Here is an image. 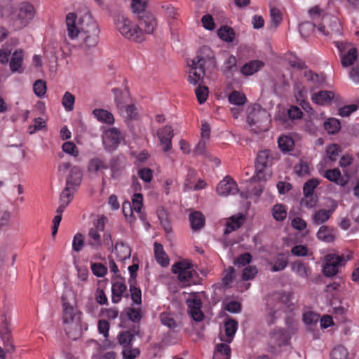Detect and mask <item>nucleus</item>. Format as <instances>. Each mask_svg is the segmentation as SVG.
Listing matches in <instances>:
<instances>
[{
    "label": "nucleus",
    "mask_w": 359,
    "mask_h": 359,
    "mask_svg": "<svg viewBox=\"0 0 359 359\" xmlns=\"http://www.w3.org/2000/svg\"><path fill=\"white\" fill-rule=\"evenodd\" d=\"M337 208V203L336 201H332V205L329 210L325 209H319L315 211L312 216L311 220L312 222L316 225H320L323 224L329 220L332 213L334 212L336 208Z\"/></svg>",
    "instance_id": "obj_19"
},
{
    "label": "nucleus",
    "mask_w": 359,
    "mask_h": 359,
    "mask_svg": "<svg viewBox=\"0 0 359 359\" xmlns=\"http://www.w3.org/2000/svg\"><path fill=\"white\" fill-rule=\"evenodd\" d=\"M334 44L339 50L341 64L343 67L346 68L353 65L358 60L356 66L353 67L349 72V77L355 83H359V57L357 49L346 42L336 41Z\"/></svg>",
    "instance_id": "obj_4"
},
{
    "label": "nucleus",
    "mask_w": 359,
    "mask_h": 359,
    "mask_svg": "<svg viewBox=\"0 0 359 359\" xmlns=\"http://www.w3.org/2000/svg\"><path fill=\"white\" fill-rule=\"evenodd\" d=\"M57 168L59 173L62 175L69 170L66 178V187L76 190L80 186L83 179V171L80 167L72 165L69 162H62L58 165Z\"/></svg>",
    "instance_id": "obj_8"
},
{
    "label": "nucleus",
    "mask_w": 359,
    "mask_h": 359,
    "mask_svg": "<svg viewBox=\"0 0 359 359\" xmlns=\"http://www.w3.org/2000/svg\"><path fill=\"white\" fill-rule=\"evenodd\" d=\"M66 27L68 37L76 41L84 53H89L96 47L100 32L98 25L88 11L68 13Z\"/></svg>",
    "instance_id": "obj_1"
},
{
    "label": "nucleus",
    "mask_w": 359,
    "mask_h": 359,
    "mask_svg": "<svg viewBox=\"0 0 359 359\" xmlns=\"http://www.w3.org/2000/svg\"><path fill=\"white\" fill-rule=\"evenodd\" d=\"M331 359H348V351L346 348L339 346L331 353Z\"/></svg>",
    "instance_id": "obj_56"
},
{
    "label": "nucleus",
    "mask_w": 359,
    "mask_h": 359,
    "mask_svg": "<svg viewBox=\"0 0 359 359\" xmlns=\"http://www.w3.org/2000/svg\"><path fill=\"white\" fill-rule=\"evenodd\" d=\"M194 62L203 67H215V61L212 50L208 46H203L196 57L191 60Z\"/></svg>",
    "instance_id": "obj_17"
},
{
    "label": "nucleus",
    "mask_w": 359,
    "mask_h": 359,
    "mask_svg": "<svg viewBox=\"0 0 359 359\" xmlns=\"http://www.w3.org/2000/svg\"><path fill=\"white\" fill-rule=\"evenodd\" d=\"M278 144L283 152H287L293 149L294 143L290 136L282 135L278 140Z\"/></svg>",
    "instance_id": "obj_42"
},
{
    "label": "nucleus",
    "mask_w": 359,
    "mask_h": 359,
    "mask_svg": "<svg viewBox=\"0 0 359 359\" xmlns=\"http://www.w3.org/2000/svg\"><path fill=\"white\" fill-rule=\"evenodd\" d=\"M270 115L259 105H254L248 116V123L255 132L265 131L268 129Z\"/></svg>",
    "instance_id": "obj_7"
},
{
    "label": "nucleus",
    "mask_w": 359,
    "mask_h": 359,
    "mask_svg": "<svg viewBox=\"0 0 359 359\" xmlns=\"http://www.w3.org/2000/svg\"><path fill=\"white\" fill-rule=\"evenodd\" d=\"M257 180L259 181L256 177V175L251 179L248 191L246 192L241 193L242 198H251L255 197V198H258L261 196L264 189V186L262 184H258L257 185L254 184V182Z\"/></svg>",
    "instance_id": "obj_24"
},
{
    "label": "nucleus",
    "mask_w": 359,
    "mask_h": 359,
    "mask_svg": "<svg viewBox=\"0 0 359 359\" xmlns=\"http://www.w3.org/2000/svg\"><path fill=\"white\" fill-rule=\"evenodd\" d=\"M157 136L163 145V150L168 151L171 149V142L173 137V130L169 126H165L157 131Z\"/></svg>",
    "instance_id": "obj_23"
},
{
    "label": "nucleus",
    "mask_w": 359,
    "mask_h": 359,
    "mask_svg": "<svg viewBox=\"0 0 359 359\" xmlns=\"http://www.w3.org/2000/svg\"><path fill=\"white\" fill-rule=\"evenodd\" d=\"M229 344L224 341L216 344L213 359H230L231 351Z\"/></svg>",
    "instance_id": "obj_29"
},
{
    "label": "nucleus",
    "mask_w": 359,
    "mask_h": 359,
    "mask_svg": "<svg viewBox=\"0 0 359 359\" xmlns=\"http://www.w3.org/2000/svg\"><path fill=\"white\" fill-rule=\"evenodd\" d=\"M287 259L283 255H280L276 258L274 263L271 264V271L273 272L282 271L287 266Z\"/></svg>",
    "instance_id": "obj_52"
},
{
    "label": "nucleus",
    "mask_w": 359,
    "mask_h": 359,
    "mask_svg": "<svg viewBox=\"0 0 359 359\" xmlns=\"http://www.w3.org/2000/svg\"><path fill=\"white\" fill-rule=\"evenodd\" d=\"M325 130L329 134H335L341 128L340 121L335 118H330L324 123Z\"/></svg>",
    "instance_id": "obj_45"
},
{
    "label": "nucleus",
    "mask_w": 359,
    "mask_h": 359,
    "mask_svg": "<svg viewBox=\"0 0 359 359\" xmlns=\"http://www.w3.org/2000/svg\"><path fill=\"white\" fill-rule=\"evenodd\" d=\"M114 24L116 30L125 39L135 42L143 41V30L128 16L117 15Z\"/></svg>",
    "instance_id": "obj_5"
},
{
    "label": "nucleus",
    "mask_w": 359,
    "mask_h": 359,
    "mask_svg": "<svg viewBox=\"0 0 359 359\" xmlns=\"http://www.w3.org/2000/svg\"><path fill=\"white\" fill-rule=\"evenodd\" d=\"M273 158V156L271 151L268 149L260 151L257 154L255 167L256 177L259 180H266L267 177L264 172V170L271 164Z\"/></svg>",
    "instance_id": "obj_14"
},
{
    "label": "nucleus",
    "mask_w": 359,
    "mask_h": 359,
    "mask_svg": "<svg viewBox=\"0 0 359 359\" xmlns=\"http://www.w3.org/2000/svg\"><path fill=\"white\" fill-rule=\"evenodd\" d=\"M318 201V198L316 194H304V197L300 201V204L302 207L306 208H314Z\"/></svg>",
    "instance_id": "obj_47"
},
{
    "label": "nucleus",
    "mask_w": 359,
    "mask_h": 359,
    "mask_svg": "<svg viewBox=\"0 0 359 359\" xmlns=\"http://www.w3.org/2000/svg\"><path fill=\"white\" fill-rule=\"evenodd\" d=\"M62 149L65 153L75 158L77 157L79 154L77 147L72 142H65L63 143Z\"/></svg>",
    "instance_id": "obj_53"
},
{
    "label": "nucleus",
    "mask_w": 359,
    "mask_h": 359,
    "mask_svg": "<svg viewBox=\"0 0 359 359\" xmlns=\"http://www.w3.org/2000/svg\"><path fill=\"white\" fill-rule=\"evenodd\" d=\"M264 63L260 60H252L244 65L241 69V72L245 76H251L261 69Z\"/></svg>",
    "instance_id": "obj_34"
},
{
    "label": "nucleus",
    "mask_w": 359,
    "mask_h": 359,
    "mask_svg": "<svg viewBox=\"0 0 359 359\" xmlns=\"http://www.w3.org/2000/svg\"><path fill=\"white\" fill-rule=\"evenodd\" d=\"M112 92L114 95L115 102L121 116L127 118H133L137 112L133 104H128V95L127 93H123L118 88H114Z\"/></svg>",
    "instance_id": "obj_11"
},
{
    "label": "nucleus",
    "mask_w": 359,
    "mask_h": 359,
    "mask_svg": "<svg viewBox=\"0 0 359 359\" xmlns=\"http://www.w3.org/2000/svg\"><path fill=\"white\" fill-rule=\"evenodd\" d=\"M95 118L100 122L107 124H112L114 122L113 114L103 109H95L93 111Z\"/></svg>",
    "instance_id": "obj_35"
},
{
    "label": "nucleus",
    "mask_w": 359,
    "mask_h": 359,
    "mask_svg": "<svg viewBox=\"0 0 359 359\" xmlns=\"http://www.w3.org/2000/svg\"><path fill=\"white\" fill-rule=\"evenodd\" d=\"M286 209L283 205H276L273 208V216L277 221H283L286 217Z\"/></svg>",
    "instance_id": "obj_55"
},
{
    "label": "nucleus",
    "mask_w": 359,
    "mask_h": 359,
    "mask_svg": "<svg viewBox=\"0 0 359 359\" xmlns=\"http://www.w3.org/2000/svg\"><path fill=\"white\" fill-rule=\"evenodd\" d=\"M188 311L191 318L196 321L203 320V314L201 311V302L196 296H191L187 299Z\"/></svg>",
    "instance_id": "obj_21"
},
{
    "label": "nucleus",
    "mask_w": 359,
    "mask_h": 359,
    "mask_svg": "<svg viewBox=\"0 0 359 359\" xmlns=\"http://www.w3.org/2000/svg\"><path fill=\"white\" fill-rule=\"evenodd\" d=\"M334 98V93L332 91L321 90L312 95L311 100L318 105H326L331 102Z\"/></svg>",
    "instance_id": "obj_28"
},
{
    "label": "nucleus",
    "mask_w": 359,
    "mask_h": 359,
    "mask_svg": "<svg viewBox=\"0 0 359 359\" xmlns=\"http://www.w3.org/2000/svg\"><path fill=\"white\" fill-rule=\"evenodd\" d=\"M122 139L120 131L114 128H109L104 131L102 135V143L107 150L114 149Z\"/></svg>",
    "instance_id": "obj_16"
},
{
    "label": "nucleus",
    "mask_w": 359,
    "mask_h": 359,
    "mask_svg": "<svg viewBox=\"0 0 359 359\" xmlns=\"http://www.w3.org/2000/svg\"><path fill=\"white\" fill-rule=\"evenodd\" d=\"M216 191L220 196L226 197L238 192V184L230 176H226L216 187Z\"/></svg>",
    "instance_id": "obj_15"
},
{
    "label": "nucleus",
    "mask_w": 359,
    "mask_h": 359,
    "mask_svg": "<svg viewBox=\"0 0 359 359\" xmlns=\"http://www.w3.org/2000/svg\"><path fill=\"white\" fill-rule=\"evenodd\" d=\"M189 221L191 228L194 230H198L205 224V217L203 215L198 211H195L190 214Z\"/></svg>",
    "instance_id": "obj_40"
},
{
    "label": "nucleus",
    "mask_w": 359,
    "mask_h": 359,
    "mask_svg": "<svg viewBox=\"0 0 359 359\" xmlns=\"http://www.w3.org/2000/svg\"><path fill=\"white\" fill-rule=\"evenodd\" d=\"M97 328L100 334H102L105 338V340L103 343V346L106 348H113L116 344L114 342H110L107 339L109 336V324L106 320H100L98 321Z\"/></svg>",
    "instance_id": "obj_36"
},
{
    "label": "nucleus",
    "mask_w": 359,
    "mask_h": 359,
    "mask_svg": "<svg viewBox=\"0 0 359 359\" xmlns=\"http://www.w3.org/2000/svg\"><path fill=\"white\" fill-rule=\"evenodd\" d=\"M339 165L346 178L350 179L357 172V166L353 164V158L351 155L343 156L339 160Z\"/></svg>",
    "instance_id": "obj_22"
},
{
    "label": "nucleus",
    "mask_w": 359,
    "mask_h": 359,
    "mask_svg": "<svg viewBox=\"0 0 359 359\" xmlns=\"http://www.w3.org/2000/svg\"><path fill=\"white\" fill-rule=\"evenodd\" d=\"M84 246L83 235L77 233L74 235L72 241V249L76 252H80Z\"/></svg>",
    "instance_id": "obj_58"
},
{
    "label": "nucleus",
    "mask_w": 359,
    "mask_h": 359,
    "mask_svg": "<svg viewBox=\"0 0 359 359\" xmlns=\"http://www.w3.org/2000/svg\"><path fill=\"white\" fill-rule=\"evenodd\" d=\"M24 60V51L18 49L12 55L10 61V69L13 73H22V65Z\"/></svg>",
    "instance_id": "obj_25"
},
{
    "label": "nucleus",
    "mask_w": 359,
    "mask_h": 359,
    "mask_svg": "<svg viewBox=\"0 0 359 359\" xmlns=\"http://www.w3.org/2000/svg\"><path fill=\"white\" fill-rule=\"evenodd\" d=\"M34 94L39 97H43L46 93V83L44 81L39 79L33 85Z\"/></svg>",
    "instance_id": "obj_51"
},
{
    "label": "nucleus",
    "mask_w": 359,
    "mask_h": 359,
    "mask_svg": "<svg viewBox=\"0 0 359 359\" xmlns=\"http://www.w3.org/2000/svg\"><path fill=\"white\" fill-rule=\"evenodd\" d=\"M35 13V8L32 4L22 2L15 6H4L1 16L15 30H21L32 21Z\"/></svg>",
    "instance_id": "obj_2"
},
{
    "label": "nucleus",
    "mask_w": 359,
    "mask_h": 359,
    "mask_svg": "<svg viewBox=\"0 0 359 359\" xmlns=\"http://www.w3.org/2000/svg\"><path fill=\"white\" fill-rule=\"evenodd\" d=\"M140 354V351L137 348H133L131 346L123 348L122 355L123 359H135Z\"/></svg>",
    "instance_id": "obj_59"
},
{
    "label": "nucleus",
    "mask_w": 359,
    "mask_h": 359,
    "mask_svg": "<svg viewBox=\"0 0 359 359\" xmlns=\"http://www.w3.org/2000/svg\"><path fill=\"white\" fill-rule=\"evenodd\" d=\"M201 23L204 29L209 31H213L216 28L215 20L212 15L205 14L201 18Z\"/></svg>",
    "instance_id": "obj_54"
},
{
    "label": "nucleus",
    "mask_w": 359,
    "mask_h": 359,
    "mask_svg": "<svg viewBox=\"0 0 359 359\" xmlns=\"http://www.w3.org/2000/svg\"><path fill=\"white\" fill-rule=\"evenodd\" d=\"M62 301V321L65 330L69 338L76 339L82 334V313L76 306L67 302L64 298Z\"/></svg>",
    "instance_id": "obj_3"
},
{
    "label": "nucleus",
    "mask_w": 359,
    "mask_h": 359,
    "mask_svg": "<svg viewBox=\"0 0 359 359\" xmlns=\"http://www.w3.org/2000/svg\"><path fill=\"white\" fill-rule=\"evenodd\" d=\"M229 102L233 105L243 106L246 102L245 95L241 92L234 90L228 97Z\"/></svg>",
    "instance_id": "obj_46"
},
{
    "label": "nucleus",
    "mask_w": 359,
    "mask_h": 359,
    "mask_svg": "<svg viewBox=\"0 0 359 359\" xmlns=\"http://www.w3.org/2000/svg\"><path fill=\"white\" fill-rule=\"evenodd\" d=\"M217 35L220 39L226 42H232L235 38V32L231 27L222 26L217 30Z\"/></svg>",
    "instance_id": "obj_41"
},
{
    "label": "nucleus",
    "mask_w": 359,
    "mask_h": 359,
    "mask_svg": "<svg viewBox=\"0 0 359 359\" xmlns=\"http://www.w3.org/2000/svg\"><path fill=\"white\" fill-rule=\"evenodd\" d=\"M225 337H221L222 341L230 344L233 341V338L238 329V324L233 320H228L226 321L225 325Z\"/></svg>",
    "instance_id": "obj_30"
},
{
    "label": "nucleus",
    "mask_w": 359,
    "mask_h": 359,
    "mask_svg": "<svg viewBox=\"0 0 359 359\" xmlns=\"http://www.w3.org/2000/svg\"><path fill=\"white\" fill-rule=\"evenodd\" d=\"M107 168V165L100 158H94L91 159L88 165V170L90 172H97Z\"/></svg>",
    "instance_id": "obj_43"
},
{
    "label": "nucleus",
    "mask_w": 359,
    "mask_h": 359,
    "mask_svg": "<svg viewBox=\"0 0 359 359\" xmlns=\"http://www.w3.org/2000/svg\"><path fill=\"white\" fill-rule=\"evenodd\" d=\"M290 306L289 295L285 293H274L270 298H269L266 303L269 323H273L276 318L280 316V310L283 306L289 307Z\"/></svg>",
    "instance_id": "obj_6"
},
{
    "label": "nucleus",
    "mask_w": 359,
    "mask_h": 359,
    "mask_svg": "<svg viewBox=\"0 0 359 359\" xmlns=\"http://www.w3.org/2000/svg\"><path fill=\"white\" fill-rule=\"evenodd\" d=\"M143 196L141 194H135L132 198V204L126 201L123 203L122 210L124 217L127 222L132 224L135 220V217L133 214V211L138 214L139 217L141 219H144V214L142 212L143 208Z\"/></svg>",
    "instance_id": "obj_9"
},
{
    "label": "nucleus",
    "mask_w": 359,
    "mask_h": 359,
    "mask_svg": "<svg viewBox=\"0 0 359 359\" xmlns=\"http://www.w3.org/2000/svg\"><path fill=\"white\" fill-rule=\"evenodd\" d=\"M118 340L120 345L123 348L131 346L133 340V335L130 331H123L118 334Z\"/></svg>",
    "instance_id": "obj_48"
},
{
    "label": "nucleus",
    "mask_w": 359,
    "mask_h": 359,
    "mask_svg": "<svg viewBox=\"0 0 359 359\" xmlns=\"http://www.w3.org/2000/svg\"><path fill=\"white\" fill-rule=\"evenodd\" d=\"M291 269L297 276L302 278H309L311 275V269L307 264L300 262H294L291 264Z\"/></svg>",
    "instance_id": "obj_33"
},
{
    "label": "nucleus",
    "mask_w": 359,
    "mask_h": 359,
    "mask_svg": "<svg viewBox=\"0 0 359 359\" xmlns=\"http://www.w3.org/2000/svg\"><path fill=\"white\" fill-rule=\"evenodd\" d=\"M236 58L230 55L227 57L226 61L224 62L223 71L224 73L232 72L233 69L236 68Z\"/></svg>",
    "instance_id": "obj_64"
},
{
    "label": "nucleus",
    "mask_w": 359,
    "mask_h": 359,
    "mask_svg": "<svg viewBox=\"0 0 359 359\" xmlns=\"http://www.w3.org/2000/svg\"><path fill=\"white\" fill-rule=\"evenodd\" d=\"M126 290V286L125 283L121 280H117L114 283L111 287L112 302L114 303H118L121 300V296L123 294Z\"/></svg>",
    "instance_id": "obj_37"
},
{
    "label": "nucleus",
    "mask_w": 359,
    "mask_h": 359,
    "mask_svg": "<svg viewBox=\"0 0 359 359\" xmlns=\"http://www.w3.org/2000/svg\"><path fill=\"white\" fill-rule=\"evenodd\" d=\"M287 332L280 328L275 329L270 334L269 344L272 348L280 347L287 344L289 341Z\"/></svg>",
    "instance_id": "obj_20"
},
{
    "label": "nucleus",
    "mask_w": 359,
    "mask_h": 359,
    "mask_svg": "<svg viewBox=\"0 0 359 359\" xmlns=\"http://www.w3.org/2000/svg\"><path fill=\"white\" fill-rule=\"evenodd\" d=\"M196 95L200 104L204 103L208 96V88L206 86H201L200 84L195 90Z\"/></svg>",
    "instance_id": "obj_57"
},
{
    "label": "nucleus",
    "mask_w": 359,
    "mask_h": 359,
    "mask_svg": "<svg viewBox=\"0 0 359 359\" xmlns=\"http://www.w3.org/2000/svg\"><path fill=\"white\" fill-rule=\"evenodd\" d=\"M154 254L155 257L158 264L162 266H166L169 264V259L166 253L163 250V245L155 243H154Z\"/></svg>",
    "instance_id": "obj_39"
},
{
    "label": "nucleus",
    "mask_w": 359,
    "mask_h": 359,
    "mask_svg": "<svg viewBox=\"0 0 359 359\" xmlns=\"http://www.w3.org/2000/svg\"><path fill=\"white\" fill-rule=\"evenodd\" d=\"M88 236V243L90 247L96 250L100 249L102 247V238L100 233H98V231L94 228L90 229Z\"/></svg>",
    "instance_id": "obj_38"
},
{
    "label": "nucleus",
    "mask_w": 359,
    "mask_h": 359,
    "mask_svg": "<svg viewBox=\"0 0 359 359\" xmlns=\"http://www.w3.org/2000/svg\"><path fill=\"white\" fill-rule=\"evenodd\" d=\"M91 270L93 274L97 277H103L107 274V269L100 263L91 264Z\"/></svg>",
    "instance_id": "obj_61"
},
{
    "label": "nucleus",
    "mask_w": 359,
    "mask_h": 359,
    "mask_svg": "<svg viewBox=\"0 0 359 359\" xmlns=\"http://www.w3.org/2000/svg\"><path fill=\"white\" fill-rule=\"evenodd\" d=\"M172 270L175 274L177 275L179 280L187 285H189L194 276L196 275L191 262L186 259L174 264Z\"/></svg>",
    "instance_id": "obj_12"
},
{
    "label": "nucleus",
    "mask_w": 359,
    "mask_h": 359,
    "mask_svg": "<svg viewBox=\"0 0 359 359\" xmlns=\"http://www.w3.org/2000/svg\"><path fill=\"white\" fill-rule=\"evenodd\" d=\"M351 258L352 255L351 253L346 256H340L336 254L327 255L325 257V264L323 270L325 276L328 277L334 276L338 273L339 268L344 265Z\"/></svg>",
    "instance_id": "obj_10"
},
{
    "label": "nucleus",
    "mask_w": 359,
    "mask_h": 359,
    "mask_svg": "<svg viewBox=\"0 0 359 359\" xmlns=\"http://www.w3.org/2000/svg\"><path fill=\"white\" fill-rule=\"evenodd\" d=\"M188 81L193 85H199L205 75V67L198 65L191 60L188 62Z\"/></svg>",
    "instance_id": "obj_18"
},
{
    "label": "nucleus",
    "mask_w": 359,
    "mask_h": 359,
    "mask_svg": "<svg viewBox=\"0 0 359 359\" xmlns=\"http://www.w3.org/2000/svg\"><path fill=\"white\" fill-rule=\"evenodd\" d=\"M319 184V181L317 179H311L307 181L304 186L303 191L304 194H314L315 189Z\"/></svg>",
    "instance_id": "obj_63"
},
{
    "label": "nucleus",
    "mask_w": 359,
    "mask_h": 359,
    "mask_svg": "<svg viewBox=\"0 0 359 359\" xmlns=\"http://www.w3.org/2000/svg\"><path fill=\"white\" fill-rule=\"evenodd\" d=\"M75 97L69 92L65 93L62 98V104L67 111H71L74 109Z\"/></svg>",
    "instance_id": "obj_49"
},
{
    "label": "nucleus",
    "mask_w": 359,
    "mask_h": 359,
    "mask_svg": "<svg viewBox=\"0 0 359 359\" xmlns=\"http://www.w3.org/2000/svg\"><path fill=\"white\" fill-rule=\"evenodd\" d=\"M140 25L144 27L143 34H152L156 26V18L153 14L150 13H144L140 18Z\"/></svg>",
    "instance_id": "obj_27"
},
{
    "label": "nucleus",
    "mask_w": 359,
    "mask_h": 359,
    "mask_svg": "<svg viewBox=\"0 0 359 359\" xmlns=\"http://www.w3.org/2000/svg\"><path fill=\"white\" fill-rule=\"evenodd\" d=\"M244 220L245 218L242 214H238L229 217L226 220L224 233L229 234L231 232L238 229L242 225Z\"/></svg>",
    "instance_id": "obj_32"
},
{
    "label": "nucleus",
    "mask_w": 359,
    "mask_h": 359,
    "mask_svg": "<svg viewBox=\"0 0 359 359\" xmlns=\"http://www.w3.org/2000/svg\"><path fill=\"white\" fill-rule=\"evenodd\" d=\"M114 253L119 261H123L130 257L131 249L128 244L118 241L115 245Z\"/></svg>",
    "instance_id": "obj_31"
},
{
    "label": "nucleus",
    "mask_w": 359,
    "mask_h": 359,
    "mask_svg": "<svg viewBox=\"0 0 359 359\" xmlns=\"http://www.w3.org/2000/svg\"><path fill=\"white\" fill-rule=\"evenodd\" d=\"M329 166H331V165L328 164L327 159L322 160L318 164V170L320 175L330 182H334L340 186H345L348 183L349 179H345L341 177V172L339 169L334 168L325 170V168Z\"/></svg>",
    "instance_id": "obj_13"
},
{
    "label": "nucleus",
    "mask_w": 359,
    "mask_h": 359,
    "mask_svg": "<svg viewBox=\"0 0 359 359\" xmlns=\"http://www.w3.org/2000/svg\"><path fill=\"white\" fill-rule=\"evenodd\" d=\"M318 320L319 316L317 313L312 311L306 312L303 315V320L304 323L306 325L309 326L310 327H313L315 325H316L318 322Z\"/></svg>",
    "instance_id": "obj_50"
},
{
    "label": "nucleus",
    "mask_w": 359,
    "mask_h": 359,
    "mask_svg": "<svg viewBox=\"0 0 359 359\" xmlns=\"http://www.w3.org/2000/svg\"><path fill=\"white\" fill-rule=\"evenodd\" d=\"M358 107V105L356 104L344 106L339 109L338 114L341 117L348 116L353 112L355 111Z\"/></svg>",
    "instance_id": "obj_62"
},
{
    "label": "nucleus",
    "mask_w": 359,
    "mask_h": 359,
    "mask_svg": "<svg viewBox=\"0 0 359 359\" xmlns=\"http://www.w3.org/2000/svg\"><path fill=\"white\" fill-rule=\"evenodd\" d=\"M316 236L322 241L332 243L335 240L336 230L331 226L323 225L319 228Z\"/></svg>",
    "instance_id": "obj_26"
},
{
    "label": "nucleus",
    "mask_w": 359,
    "mask_h": 359,
    "mask_svg": "<svg viewBox=\"0 0 359 359\" xmlns=\"http://www.w3.org/2000/svg\"><path fill=\"white\" fill-rule=\"evenodd\" d=\"M341 151V148L338 144H330L326 148L327 158H325V159H327L328 164H330V161H335L338 158Z\"/></svg>",
    "instance_id": "obj_44"
},
{
    "label": "nucleus",
    "mask_w": 359,
    "mask_h": 359,
    "mask_svg": "<svg viewBox=\"0 0 359 359\" xmlns=\"http://www.w3.org/2000/svg\"><path fill=\"white\" fill-rule=\"evenodd\" d=\"M74 191L75 190H72V188L66 187L60 194V203H62L68 205L72 199Z\"/></svg>",
    "instance_id": "obj_60"
}]
</instances>
